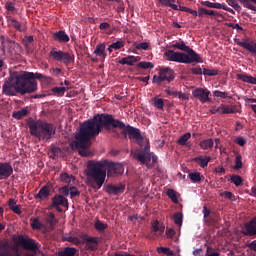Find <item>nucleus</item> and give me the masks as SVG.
<instances>
[{"label": "nucleus", "instance_id": "f257e3e1", "mask_svg": "<svg viewBox=\"0 0 256 256\" xmlns=\"http://www.w3.org/2000/svg\"><path fill=\"white\" fill-rule=\"evenodd\" d=\"M110 129H120L124 136H128V139L135 140L138 146L142 147L135 154V160L140 164L145 165L148 169H152V166L157 163V156L150 152V146L145 144L140 134V129L125 125L123 121L113 118L111 114H96L93 118L88 119L81 123L76 133L75 139L71 142V149L77 150L78 155L81 157L90 156L88 148L90 147V140L97 137L103 130L110 131Z\"/></svg>", "mask_w": 256, "mask_h": 256}, {"label": "nucleus", "instance_id": "f03ea898", "mask_svg": "<svg viewBox=\"0 0 256 256\" xmlns=\"http://www.w3.org/2000/svg\"><path fill=\"white\" fill-rule=\"evenodd\" d=\"M36 80L46 81L51 83L52 79L49 76H43L41 73L26 72L17 74L9 78L2 85V93L8 97L19 95H27L36 92Z\"/></svg>", "mask_w": 256, "mask_h": 256}, {"label": "nucleus", "instance_id": "7ed1b4c3", "mask_svg": "<svg viewBox=\"0 0 256 256\" xmlns=\"http://www.w3.org/2000/svg\"><path fill=\"white\" fill-rule=\"evenodd\" d=\"M88 181L91 182L93 190H99L105 183V177L123 175V164L110 162L108 160L88 162Z\"/></svg>", "mask_w": 256, "mask_h": 256}, {"label": "nucleus", "instance_id": "20e7f679", "mask_svg": "<svg viewBox=\"0 0 256 256\" xmlns=\"http://www.w3.org/2000/svg\"><path fill=\"white\" fill-rule=\"evenodd\" d=\"M29 135L41 141H49L56 134L53 124L41 120H31L28 123Z\"/></svg>", "mask_w": 256, "mask_h": 256}, {"label": "nucleus", "instance_id": "39448f33", "mask_svg": "<svg viewBox=\"0 0 256 256\" xmlns=\"http://www.w3.org/2000/svg\"><path fill=\"white\" fill-rule=\"evenodd\" d=\"M165 59L167 62L180 64L203 63L202 57L197 52H175L173 50L165 51Z\"/></svg>", "mask_w": 256, "mask_h": 256}, {"label": "nucleus", "instance_id": "423d86ee", "mask_svg": "<svg viewBox=\"0 0 256 256\" xmlns=\"http://www.w3.org/2000/svg\"><path fill=\"white\" fill-rule=\"evenodd\" d=\"M19 246H22L24 250L31 251V253H26L24 256H43V252L39 250L41 244L36 242L31 238H24V236H17V239L14 240Z\"/></svg>", "mask_w": 256, "mask_h": 256}, {"label": "nucleus", "instance_id": "0eeeda50", "mask_svg": "<svg viewBox=\"0 0 256 256\" xmlns=\"http://www.w3.org/2000/svg\"><path fill=\"white\" fill-rule=\"evenodd\" d=\"M239 3H241L242 7L256 12V0H226V5H229L235 11H241Z\"/></svg>", "mask_w": 256, "mask_h": 256}, {"label": "nucleus", "instance_id": "6e6552de", "mask_svg": "<svg viewBox=\"0 0 256 256\" xmlns=\"http://www.w3.org/2000/svg\"><path fill=\"white\" fill-rule=\"evenodd\" d=\"M49 55L54 58V61L64 63V65H71L74 62V56L71 53L51 50Z\"/></svg>", "mask_w": 256, "mask_h": 256}, {"label": "nucleus", "instance_id": "1a4fd4ad", "mask_svg": "<svg viewBox=\"0 0 256 256\" xmlns=\"http://www.w3.org/2000/svg\"><path fill=\"white\" fill-rule=\"evenodd\" d=\"M51 207H54L57 212L62 213L61 207L68 208V200L64 196L56 195L54 198H51Z\"/></svg>", "mask_w": 256, "mask_h": 256}, {"label": "nucleus", "instance_id": "9d476101", "mask_svg": "<svg viewBox=\"0 0 256 256\" xmlns=\"http://www.w3.org/2000/svg\"><path fill=\"white\" fill-rule=\"evenodd\" d=\"M152 232L160 234L165 233V236L170 239L174 237V229L167 228V230H165V226L161 225L157 220L152 221Z\"/></svg>", "mask_w": 256, "mask_h": 256}, {"label": "nucleus", "instance_id": "9b49d317", "mask_svg": "<svg viewBox=\"0 0 256 256\" xmlns=\"http://www.w3.org/2000/svg\"><path fill=\"white\" fill-rule=\"evenodd\" d=\"M201 5L204 7H207L209 9H217V10H224L228 13H231V15L235 14V9H231L228 6H226V4L224 3H213V2H209V1H202Z\"/></svg>", "mask_w": 256, "mask_h": 256}, {"label": "nucleus", "instance_id": "f8f14e48", "mask_svg": "<svg viewBox=\"0 0 256 256\" xmlns=\"http://www.w3.org/2000/svg\"><path fill=\"white\" fill-rule=\"evenodd\" d=\"M192 97L199 100L201 103H207L209 102V91L203 88L194 89V91H192Z\"/></svg>", "mask_w": 256, "mask_h": 256}, {"label": "nucleus", "instance_id": "ddd939ff", "mask_svg": "<svg viewBox=\"0 0 256 256\" xmlns=\"http://www.w3.org/2000/svg\"><path fill=\"white\" fill-rule=\"evenodd\" d=\"M14 173L11 164L8 162H0V180H7Z\"/></svg>", "mask_w": 256, "mask_h": 256}, {"label": "nucleus", "instance_id": "4468645a", "mask_svg": "<svg viewBox=\"0 0 256 256\" xmlns=\"http://www.w3.org/2000/svg\"><path fill=\"white\" fill-rule=\"evenodd\" d=\"M244 236H256V218L251 219L249 223L244 225V231H242Z\"/></svg>", "mask_w": 256, "mask_h": 256}, {"label": "nucleus", "instance_id": "2eb2a0df", "mask_svg": "<svg viewBox=\"0 0 256 256\" xmlns=\"http://www.w3.org/2000/svg\"><path fill=\"white\" fill-rule=\"evenodd\" d=\"M82 239L86 242V248L90 251L98 250V238L88 237V235H82Z\"/></svg>", "mask_w": 256, "mask_h": 256}, {"label": "nucleus", "instance_id": "dca6fc26", "mask_svg": "<svg viewBox=\"0 0 256 256\" xmlns=\"http://www.w3.org/2000/svg\"><path fill=\"white\" fill-rule=\"evenodd\" d=\"M234 43L239 47L246 49V51H249L251 55L256 56V42L254 44H250L248 42L240 41L239 39H234Z\"/></svg>", "mask_w": 256, "mask_h": 256}, {"label": "nucleus", "instance_id": "f3484780", "mask_svg": "<svg viewBox=\"0 0 256 256\" xmlns=\"http://www.w3.org/2000/svg\"><path fill=\"white\" fill-rule=\"evenodd\" d=\"M125 191V185L120 184L118 186H115L113 184H108L106 186V193H108V195H120L123 194V192Z\"/></svg>", "mask_w": 256, "mask_h": 256}, {"label": "nucleus", "instance_id": "a211bd4d", "mask_svg": "<svg viewBox=\"0 0 256 256\" xmlns=\"http://www.w3.org/2000/svg\"><path fill=\"white\" fill-rule=\"evenodd\" d=\"M51 195V189L49 186H43L41 189H39V193L34 195V199L44 201L46 199H49V196Z\"/></svg>", "mask_w": 256, "mask_h": 256}, {"label": "nucleus", "instance_id": "6ab92c4d", "mask_svg": "<svg viewBox=\"0 0 256 256\" xmlns=\"http://www.w3.org/2000/svg\"><path fill=\"white\" fill-rule=\"evenodd\" d=\"M215 109L222 111V115L236 114L239 112L235 105H222Z\"/></svg>", "mask_w": 256, "mask_h": 256}, {"label": "nucleus", "instance_id": "aec40b11", "mask_svg": "<svg viewBox=\"0 0 256 256\" xmlns=\"http://www.w3.org/2000/svg\"><path fill=\"white\" fill-rule=\"evenodd\" d=\"M139 61H140V57L128 56V57H125L123 59H120L118 61V64H120V65H128V66L132 67V66L135 65V63H137Z\"/></svg>", "mask_w": 256, "mask_h": 256}, {"label": "nucleus", "instance_id": "412c9836", "mask_svg": "<svg viewBox=\"0 0 256 256\" xmlns=\"http://www.w3.org/2000/svg\"><path fill=\"white\" fill-rule=\"evenodd\" d=\"M9 249V242L8 241H1L0 242V256H20L19 253H11L7 251Z\"/></svg>", "mask_w": 256, "mask_h": 256}, {"label": "nucleus", "instance_id": "4be33fe9", "mask_svg": "<svg viewBox=\"0 0 256 256\" xmlns=\"http://www.w3.org/2000/svg\"><path fill=\"white\" fill-rule=\"evenodd\" d=\"M157 78H170L174 79V71L169 67L160 68L159 75H155Z\"/></svg>", "mask_w": 256, "mask_h": 256}, {"label": "nucleus", "instance_id": "5701e85b", "mask_svg": "<svg viewBox=\"0 0 256 256\" xmlns=\"http://www.w3.org/2000/svg\"><path fill=\"white\" fill-rule=\"evenodd\" d=\"M236 80H239L241 82L248 83L251 85H256V78L246 74H236Z\"/></svg>", "mask_w": 256, "mask_h": 256}, {"label": "nucleus", "instance_id": "b1692460", "mask_svg": "<svg viewBox=\"0 0 256 256\" xmlns=\"http://www.w3.org/2000/svg\"><path fill=\"white\" fill-rule=\"evenodd\" d=\"M172 48L180 50L184 53H194V50H192V48H189V46L184 44V41H180V42H177L175 44H172Z\"/></svg>", "mask_w": 256, "mask_h": 256}, {"label": "nucleus", "instance_id": "393cba45", "mask_svg": "<svg viewBox=\"0 0 256 256\" xmlns=\"http://www.w3.org/2000/svg\"><path fill=\"white\" fill-rule=\"evenodd\" d=\"M54 40L59 41V43H68L69 38L66 32H64L63 30H59L54 33Z\"/></svg>", "mask_w": 256, "mask_h": 256}, {"label": "nucleus", "instance_id": "a878e982", "mask_svg": "<svg viewBox=\"0 0 256 256\" xmlns=\"http://www.w3.org/2000/svg\"><path fill=\"white\" fill-rule=\"evenodd\" d=\"M209 161H211V157L209 156H199L194 158V163H197L201 168L207 167Z\"/></svg>", "mask_w": 256, "mask_h": 256}, {"label": "nucleus", "instance_id": "bb28decb", "mask_svg": "<svg viewBox=\"0 0 256 256\" xmlns=\"http://www.w3.org/2000/svg\"><path fill=\"white\" fill-rule=\"evenodd\" d=\"M93 55L105 60V58L108 57V55L105 54V44H98V46H96V50H93Z\"/></svg>", "mask_w": 256, "mask_h": 256}, {"label": "nucleus", "instance_id": "cd10ccee", "mask_svg": "<svg viewBox=\"0 0 256 256\" xmlns=\"http://www.w3.org/2000/svg\"><path fill=\"white\" fill-rule=\"evenodd\" d=\"M78 250L73 247H65L64 250L59 251L57 256H76Z\"/></svg>", "mask_w": 256, "mask_h": 256}, {"label": "nucleus", "instance_id": "c85d7f7f", "mask_svg": "<svg viewBox=\"0 0 256 256\" xmlns=\"http://www.w3.org/2000/svg\"><path fill=\"white\" fill-rule=\"evenodd\" d=\"M7 206H9V210L12 211L14 214L21 215V210L19 205H16V201L12 198L7 201Z\"/></svg>", "mask_w": 256, "mask_h": 256}, {"label": "nucleus", "instance_id": "c756f323", "mask_svg": "<svg viewBox=\"0 0 256 256\" xmlns=\"http://www.w3.org/2000/svg\"><path fill=\"white\" fill-rule=\"evenodd\" d=\"M26 115H29V110L26 108H22V110L16 111L12 113V118L15 120H21L22 118L26 117Z\"/></svg>", "mask_w": 256, "mask_h": 256}, {"label": "nucleus", "instance_id": "7c9ffc66", "mask_svg": "<svg viewBox=\"0 0 256 256\" xmlns=\"http://www.w3.org/2000/svg\"><path fill=\"white\" fill-rule=\"evenodd\" d=\"M203 15L217 16V17L220 16L219 12H216L215 10L199 8V14H197L196 17H202Z\"/></svg>", "mask_w": 256, "mask_h": 256}, {"label": "nucleus", "instance_id": "2f4dec72", "mask_svg": "<svg viewBox=\"0 0 256 256\" xmlns=\"http://www.w3.org/2000/svg\"><path fill=\"white\" fill-rule=\"evenodd\" d=\"M213 147H216V145L213 144L211 139H204L199 142V148H202V150H210Z\"/></svg>", "mask_w": 256, "mask_h": 256}, {"label": "nucleus", "instance_id": "473e14b6", "mask_svg": "<svg viewBox=\"0 0 256 256\" xmlns=\"http://www.w3.org/2000/svg\"><path fill=\"white\" fill-rule=\"evenodd\" d=\"M173 80H174V78L152 76V84H157V85L162 84V82L170 83Z\"/></svg>", "mask_w": 256, "mask_h": 256}, {"label": "nucleus", "instance_id": "72a5a7b5", "mask_svg": "<svg viewBox=\"0 0 256 256\" xmlns=\"http://www.w3.org/2000/svg\"><path fill=\"white\" fill-rule=\"evenodd\" d=\"M189 180L192 181V183H199L202 181L203 176L199 172H192L188 175Z\"/></svg>", "mask_w": 256, "mask_h": 256}, {"label": "nucleus", "instance_id": "f704fd0d", "mask_svg": "<svg viewBox=\"0 0 256 256\" xmlns=\"http://www.w3.org/2000/svg\"><path fill=\"white\" fill-rule=\"evenodd\" d=\"M152 106L157 108V110H162L165 108V101L162 98H152Z\"/></svg>", "mask_w": 256, "mask_h": 256}, {"label": "nucleus", "instance_id": "c9c22d12", "mask_svg": "<svg viewBox=\"0 0 256 256\" xmlns=\"http://www.w3.org/2000/svg\"><path fill=\"white\" fill-rule=\"evenodd\" d=\"M68 91L67 87H54L51 88V93H54V95L58 97H63V94H65Z\"/></svg>", "mask_w": 256, "mask_h": 256}, {"label": "nucleus", "instance_id": "e433bc0d", "mask_svg": "<svg viewBox=\"0 0 256 256\" xmlns=\"http://www.w3.org/2000/svg\"><path fill=\"white\" fill-rule=\"evenodd\" d=\"M189 138H192V134L190 133H184L180 139H177V145L180 146H185L187 145V141L189 140Z\"/></svg>", "mask_w": 256, "mask_h": 256}, {"label": "nucleus", "instance_id": "4c0bfd02", "mask_svg": "<svg viewBox=\"0 0 256 256\" xmlns=\"http://www.w3.org/2000/svg\"><path fill=\"white\" fill-rule=\"evenodd\" d=\"M229 181L231 184H234V186L239 187L242 185L243 180L241 179V176L239 175H231L229 177Z\"/></svg>", "mask_w": 256, "mask_h": 256}, {"label": "nucleus", "instance_id": "58836bf2", "mask_svg": "<svg viewBox=\"0 0 256 256\" xmlns=\"http://www.w3.org/2000/svg\"><path fill=\"white\" fill-rule=\"evenodd\" d=\"M123 47H125V41L118 40L110 44V46H108V49L120 50L123 49Z\"/></svg>", "mask_w": 256, "mask_h": 256}, {"label": "nucleus", "instance_id": "ea45409f", "mask_svg": "<svg viewBox=\"0 0 256 256\" xmlns=\"http://www.w3.org/2000/svg\"><path fill=\"white\" fill-rule=\"evenodd\" d=\"M46 223H49L50 227H55L58 221L56 220V216L53 213H49L46 215Z\"/></svg>", "mask_w": 256, "mask_h": 256}, {"label": "nucleus", "instance_id": "a19ab883", "mask_svg": "<svg viewBox=\"0 0 256 256\" xmlns=\"http://www.w3.org/2000/svg\"><path fill=\"white\" fill-rule=\"evenodd\" d=\"M93 227L96 228V231L103 232L105 229H108V224H104L103 222H100V220H96Z\"/></svg>", "mask_w": 256, "mask_h": 256}, {"label": "nucleus", "instance_id": "79ce46f5", "mask_svg": "<svg viewBox=\"0 0 256 256\" xmlns=\"http://www.w3.org/2000/svg\"><path fill=\"white\" fill-rule=\"evenodd\" d=\"M133 47H135V50L147 51L150 48V44L147 42L133 43Z\"/></svg>", "mask_w": 256, "mask_h": 256}, {"label": "nucleus", "instance_id": "37998d69", "mask_svg": "<svg viewBox=\"0 0 256 256\" xmlns=\"http://www.w3.org/2000/svg\"><path fill=\"white\" fill-rule=\"evenodd\" d=\"M162 7H168L173 11H194L193 9H189L188 7L178 6V5H164Z\"/></svg>", "mask_w": 256, "mask_h": 256}, {"label": "nucleus", "instance_id": "c03bdc74", "mask_svg": "<svg viewBox=\"0 0 256 256\" xmlns=\"http://www.w3.org/2000/svg\"><path fill=\"white\" fill-rule=\"evenodd\" d=\"M9 25L12 26L14 29H17L19 32H24V28L21 27V23L16 21V19H9Z\"/></svg>", "mask_w": 256, "mask_h": 256}, {"label": "nucleus", "instance_id": "a18cd8bd", "mask_svg": "<svg viewBox=\"0 0 256 256\" xmlns=\"http://www.w3.org/2000/svg\"><path fill=\"white\" fill-rule=\"evenodd\" d=\"M167 198H170V201H172V203H175V204L178 203L177 193L174 192V190L172 189H167Z\"/></svg>", "mask_w": 256, "mask_h": 256}, {"label": "nucleus", "instance_id": "49530a36", "mask_svg": "<svg viewBox=\"0 0 256 256\" xmlns=\"http://www.w3.org/2000/svg\"><path fill=\"white\" fill-rule=\"evenodd\" d=\"M202 75L209 76V77H214L216 75H219V70L204 68V71L202 72Z\"/></svg>", "mask_w": 256, "mask_h": 256}, {"label": "nucleus", "instance_id": "de8ad7c7", "mask_svg": "<svg viewBox=\"0 0 256 256\" xmlns=\"http://www.w3.org/2000/svg\"><path fill=\"white\" fill-rule=\"evenodd\" d=\"M138 68L148 70V69L155 68V65H153L152 62L142 61L138 63Z\"/></svg>", "mask_w": 256, "mask_h": 256}, {"label": "nucleus", "instance_id": "09e8293b", "mask_svg": "<svg viewBox=\"0 0 256 256\" xmlns=\"http://www.w3.org/2000/svg\"><path fill=\"white\" fill-rule=\"evenodd\" d=\"M31 43H34V36H25L24 39H22V44L26 48H29V45H31Z\"/></svg>", "mask_w": 256, "mask_h": 256}, {"label": "nucleus", "instance_id": "8fccbe9b", "mask_svg": "<svg viewBox=\"0 0 256 256\" xmlns=\"http://www.w3.org/2000/svg\"><path fill=\"white\" fill-rule=\"evenodd\" d=\"M68 193H71V187L64 186V187L59 188V194H61L59 196L68 197Z\"/></svg>", "mask_w": 256, "mask_h": 256}, {"label": "nucleus", "instance_id": "3c124183", "mask_svg": "<svg viewBox=\"0 0 256 256\" xmlns=\"http://www.w3.org/2000/svg\"><path fill=\"white\" fill-rule=\"evenodd\" d=\"M173 221H175V225L182 226V213H175L172 216Z\"/></svg>", "mask_w": 256, "mask_h": 256}, {"label": "nucleus", "instance_id": "603ef678", "mask_svg": "<svg viewBox=\"0 0 256 256\" xmlns=\"http://www.w3.org/2000/svg\"><path fill=\"white\" fill-rule=\"evenodd\" d=\"M31 229L33 230L41 229V222H39V219H36V218L31 219Z\"/></svg>", "mask_w": 256, "mask_h": 256}, {"label": "nucleus", "instance_id": "864d4df0", "mask_svg": "<svg viewBox=\"0 0 256 256\" xmlns=\"http://www.w3.org/2000/svg\"><path fill=\"white\" fill-rule=\"evenodd\" d=\"M66 241L76 246L81 245V240L78 239L77 237L68 236L66 237Z\"/></svg>", "mask_w": 256, "mask_h": 256}, {"label": "nucleus", "instance_id": "5fc2aeb1", "mask_svg": "<svg viewBox=\"0 0 256 256\" xmlns=\"http://www.w3.org/2000/svg\"><path fill=\"white\" fill-rule=\"evenodd\" d=\"M61 182L71 184V182H73V176L68 174H61Z\"/></svg>", "mask_w": 256, "mask_h": 256}, {"label": "nucleus", "instance_id": "6e6d98bb", "mask_svg": "<svg viewBox=\"0 0 256 256\" xmlns=\"http://www.w3.org/2000/svg\"><path fill=\"white\" fill-rule=\"evenodd\" d=\"M157 253L172 256V251L169 250V248H166V247L157 248Z\"/></svg>", "mask_w": 256, "mask_h": 256}, {"label": "nucleus", "instance_id": "4d7b16f0", "mask_svg": "<svg viewBox=\"0 0 256 256\" xmlns=\"http://www.w3.org/2000/svg\"><path fill=\"white\" fill-rule=\"evenodd\" d=\"M160 2V6H177L174 3H176V0H157Z\"/></svg>", "mask_w": 256, "mask_h": 256}, {"label": "nucleus", "instance_id": "13d9d810", "mask_svg": "<svg viewBox=\"0 0 256 256\" xmlns=\"http://www.w3.org/2000/svg\"><path fill=\"white\" fill-rule=\"evenodd\" d=\"M242 167L241 164V156H236L235 160H234V170H240Z\"/></svg>", "mask_w": 256, "mask_h": 256}, {"label": "nucleus", "instance_id": "bf43d9fd", "mask_svg": "<svg viewBox=\"0 0 256 256\" xmlns=\"http://www.w3.org/2000/svg\"><path fill=\"white\" fill-rule=\"evenodd\" d=\"M234 143H236V145L243 147L244 145H246V139L243 137H236V139H234Z\"/></svg>", "mask_w": 256, "mask_h": 256}, {"label": "nucleus", "instance_id": "052dcab7", "mask_svg": "<svg viewBox=\"0 0 256 256\" xmlns=\"http://www.w3.org/2000/svg\"><path fill=\"white\" fill-rule=\"evenodd\" d=\"M226 27L238 31H243V28L239 24H234V23H226Z\"/></svg>", "mask_w": 256, "mask_h": 256}, {"label": "nucleus", "instance_id": "680f3d73", "mask_svg": "<svg viewBox=\"0 0 256 256\" xmlns=\"http://www.w3.org/2000/svg\"><path fill=\"white\" fill-rule=\"evenodd\" d=\"M81 195V192H78L76 187H71V192H68V196H71V198L78 197Z\"/></svg>", "mask_w": 256, "mask_h": 256}, {"label": "nucleus", "instance_id": "e2e57ef3", "mask_svg": "<svg viewBox=\"0 0 256 256\" xmlns=\"http://www.w3.org/2000/svg\"><path fill=\"white\" fill-rule=\"evenodd\" d=\"M224 199H228L229 201H236V196H234V194H232L229 191H225L224 192Z\"/></svg>", "mask_w": 256, "mask_h": 256}, {"label": "nucleus", "instance_id": "0e129e2a", "mask_svg": "<svg viewBox=\"0 0 256 256\" xmlns=\"http://www.w3.org/2000/svg\"><path fill=\"white\" fill-rule=\"evenodd\" d=\"M214 97L220 98V99H226V92H221L219 90H216L213 92Z\"/></svg>", "mask_w": 256, "mask_h": 256}, {"label": "nucleus", "instance_id": "69168bd1", "mask_svg": "<svg viewBox=\"0 0 256 256\" xmlns=\"http://www.w3.org/2000/svg\"><path fill=\"white\" fill-rule=\"evenodd\" d=\"M165 93L167 94V96L187 95L185 93L177 92V91H172V90H165Z\"/></svg>", "mask_w": 256, "mask_h": 256}, {"label": "nucleus", "instance_id": "338daca9", "mask_svg": "<svg viewBox=\"0 0 256 256\" xmlns=\"http://www.w3.org/2000/svg\"><path fill=\"white\" fill-rule=\"evenodd\" d=\"M191 71H192V75H202V73L204 72V69L199 67H194L191 69Z\"/></svg>", "mask_w": 256, "mask_h": 256}, {"label": "nucleus", "instance_id": "774afa93", "mask_svg": "<svg viewBox=\"0 0 256 256\" xmlns=\"http://www.w3.org/2000/svg\"><path fill=\"white\" fill-rule=\"evenodd\" d=\"M50 73L54 77H58L61 75V69L59 68H51Z\"/></svg>", "mask_w": 256, "mask_h": 256}]
</instances>
